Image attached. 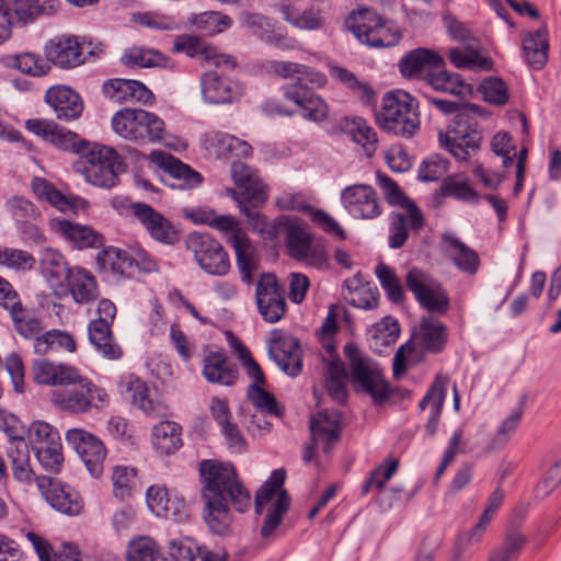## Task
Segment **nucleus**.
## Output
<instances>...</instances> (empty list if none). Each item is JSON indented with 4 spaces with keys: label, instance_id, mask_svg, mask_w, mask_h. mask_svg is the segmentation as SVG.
<instances>
[{
    "label": "nucleus",
    "instance_id": "nucleus-1",
    "mask_svg": "<svg viewBox=\"0 0 561 561\" xmlns=\"http://www.w3.org/2000/svg\"><path fill=\"white\" fill-rule=\"evenodd\" d=\"M199 476L204 520L211 533L225 535L232 524L229 504L239 513L248 511L251 506L250 491L228 462L203 460Z\"/></svg>",
    "mask_w": 561,
    "mask_h": 561
},
{
    "label": "nucleus",
    "instance_id": "nucleus-2",
    "mask_svg": "<svg viewBox=\"0 0 561 561\" xmlns=\"http://www.w3.org/2000/svg\"><path fill=\"white\" fill-rule=\"evenodd\" d=\"M32 371L37 383L62 387L51 392V403L61 411L83 414L103 408L108 401L106 391L75 366L37 359Z\"/></svg>",
    "mask_w": 561,
    "mask_h": 561
},
{
    "label": "nucleus",
    "instance_id": "nucleus-3",
    "mask_svg": "<svg viewBox=\"0 0 561 561\" xmlns=\"http://www.w3.org/2000/svg\"><path fill=\"white\" fill-rule=\"evenodd\" d=\"M440 112L455 114L445 134L439 133V142L457 160L465 161L479 148L480 135L476 129L473 115H481V108L474 104L460 105L443 99H430Z\"/></svg>",
    "mask_w": 561,
    "mask_h": 561
},
{
    "label": "nucleus",
    "instance_id": "nucleus-4",
    "mask_svg": "<svg viewBox=\"0 0 561 561\" xmlns=\"http://www.w3.org/2000/svg\"><path fill=\"white\" fill-rule=\"evenodd\" d=\"M115 134L130 141L170 145L171 135L156 113L142 108L125 107L112 117Z\"/></svg>",
    "mask_w": 561,
    "mask_h": 561
},
{
    "label": "nucleus",
    "instance_id": "nucleus-5",
    "mask_svg": "<svg viewBox=\"0 0 561 561\" xmlns=\"http://www.w3.org/2000/svg\"><path fill=\"white\" fill-rule=\"evenodd\" d=\"M376 122L387 133L409 138L420 127L417 105L404 91L388 92L376 113Z\"/></svg>",
    "mask_w": 561,
    "mask_h": 561
},
{
    "label": "nucleus",
    "instance_id": "nucleus-6",
    "mask_svg": "<svg viewBox=\"0 0 561 561\" xmlns=\"http://www.w3.org/2000/svg\"><path fill=\"white\" fill-rule=\"evenodd\" d=\"M447 337L448 331L443 322L434 318H423L413 341L398 348L393 358V375L398 377L409 365L416 364L420 360L421 352L417 351V347L433 354L440 353L445 347Z\"/></svg>",
    "mask_w": 561,
    "mask_h": 561
},
{
    "label": "nucleus",
    "instance_id": "nucleus-7",
    "mask_svg": "<svg viewBox=\"0 0 561 561\" xmlns=\"http://www.w3.org/2000/svg\"><path fill=\"white\" fill-rule=\"evenodd\" d=\"M286 472L283 469L274 470L271 477L257 490L254 496V510L262 514L265 506L267 512L261 527V536L264 539L271 538L280 525L284 515L289 508L290 499L283 489Z\"/></svg>",
    "mask_w": 561,
    "mask_h": 561
},
{
    "label": "nucleus",
    "instance_id": "nucleus-8",
    "mask_svg": "<svg viewBox=\"0 0 561 561\" xmlns=\"http://www.w3.org/2000/svg\"><path fill=\"white\" fill-rule=\"evenodd\" d=\"M344 355L347 359L348 377L356 391L369 394L375 402H382L389 398L388 383L376 362L353 343L344 346Z\"/></svg>",
    "mask_w": 561,
    "mask_h": 561
},
{
    "label": "nucleus",
    "instance_id": "nucleus-9",
    "mask_svg": "<svg viewBox=\"0 0 561 561\" xmlns=\"http://www.w3.org/2000/svg\"><path fill=\"white\" fill-rule=\"evenodd\" d=\"M80 158L78 170L88 183L102 188L117 184L121 163L113 148L90 142Z\"/></svg>",
    "mask_w": 561,
    "mask_h": 561
},
{
    "label": "nucleus",
    "instance_id": "nucleus-10",
    "mask_svg": "<svg viewBox=\"0 0 561 561\" xmlns=\"http://www.w3.org/2000/svg\"><path fill=\"white\" fill-rule=\"evenodd\" d=\"M185 243L198 266L207 274L222 276L229 272L230 262L227 252L209 234L191 232Z\"/></svg>",
    "mask_w": 561,
    "mask_h": 561
},
{
    "label": "nucleus",
    "instance_id": "nucleus-11",
    "mask_svg": "<svg viewBox=\"0 0 561 561\" xmlns=\"http://www.w3.org/2000/svg\"><path fill=\"white\" fill-rule=\"evenodd\" d=\"M408 289L426 310L445 314L449 309V298L440 283L420 268H411L405 275Z\"/></svg>",
    "mask_w": 561,
    "mask_h": 561
},
{
    "label": "nucleus",
    "instance_id": "nucleus-12",
    "mask_svg": "<svg viewBox=\"0 0 561 561\" xmlns=\"http://www.w3.org/2000/svg\"><path fill=\"white\" fill-rule=\"evenodd\" d=\"M35 482L42 496L57 512L68 516L83 512V500L71 485L48 476H38Z\"/></svg>",
    "mask_w": 561,
    "mask_h": 561
},
{
    "label": "nucleus",
    "instance_id": "nucleus-13",
    "mask_svg": "<svg viewBox=\"0 0 561 561\" xmlns=\"http://www.w3.org/2000/svg\"><path fill=\"white\" fill-rule=\"evenodd\" d=\"M240 25L260 41L282 50L294 48L295 41L278 25L277 21L253 11H242L238 15Z\"/></svg>",
    "mask_w": 561,
    "mask_h": 561
},
{
    "label": "nucleus",
    "instance_id": "nucleus-14",
    "mask_svg": "<svg viewBox=\"0 0 561 561\" xmlns=\"http://www.w3.org/2000/svg\"><path fill=\"white\" fill-rule=\"evenodd\" d=\"M9 421L11 425L5 428L10 437L7 455L11 462L12 476L20 483L31 484L36 477L30 463V447L25 440V431L19 426L20 422L14 416Z\"/></svg>",
    "mask_w": 561,
    "mask_h": 561
},
{
    "label": "nucleus",
    "instance_id": "nucleus-15",
    "mask_svg": "<svg viewBox=\"0 0 561 561\" xmlns=\"http://www.w3.org/2000/svg\"><path fill=\"white\" fill-rule=\"evenodd\" d=\"M341 202L348 215L355 219L371 220L382 213L376 191L367 184L346 186L341 192Z\"/></svg>",
    "mask_w": 561,
    "mask_h": 561
},
{
    "label": "nucleus",
    "instance_id": "nucleus-16",
    "mask_svg": "<svg viewBox=\"0 0 561 561\" xmlns=\"http://www.w3.org/2000/svg\"><path fill=\"white\" fill-rule=\"evenodd\" d=\"M44 56L49 65L60 69H73L84 62L82 46L78 36L59 34L44 46Z\"/></svg>",
    "mask_w": 561,
    "mask_h": 561
},
{
    "label": "nucleus",
    "instance_id": "nucleus-17",
    "mask_svg": "<svg viewBox=\"0 0 561 561\" xmlns=\"http://www.w3.org/2000/svg\"><path fill=\"white\" fill-rule=\"evenodd\" d=\"M66 440L76 449L91 476L96 478L103 472L106 449L96 436L81 428H71Z\"/></svg>",
    "mask_w": 561,
    "mask_h": 561
},
{
    "label": "nucleus",
    "instance_id": "nucleus-18",
    "mask_svg": "<svg viewBox=\"0 0 561 561\" xmlns=\"http://www.w3.org/2000/svg\"><path fill=\"white\" fill-rule=\"evenodd\" d=\"M25 125L31 133L41 136L45 141L64 151H71L81 156L90 144L81 139L76 133L60 127L50 121L28 119Z\"/></svg>",
    "mask_w": 561,
    "mask_h": 561
},
{
    "label": "nucleus",
    "instance_id": "nucleus-19",
    "mask_svg": "<svg viewBox=\"0 0 561 561\" xmlns=\"http://www.w3.org/2000/svg\"><path fill=\"white\" fill-rule=\"evenodd\" d=\"M256 304L262 318L270 323L279 321L286 312L284 290L279 287L275 275L264 274L257 282Z\"/></svg>",
    "mask_w": 561,
    "mask_h": 561
},
{
    "label": "nucleus",
    "instance_id": "nucleus-20",
    "mask_svg": "<svg viewBox=\"0 0 561 561\" xmlns=\"http://www.w3.org/2000/svg\"><path fill=\"white\" fill-rule=\"evenodd\" d=\"M284 95L298 106L300 115L307 121L321 123L329 116L330 108L325 100L305 83L286 85Z\"/></svg>",
    "mask_w": 561,
    "mask_h": 561
},
{
    "label": "nucleus",
    "instance_id": "nucleus-21",
    "mask_svg": "<svg viewBox=\"0 0 561 561\" xmlns=\"http://www.w3.org/2000/svg\"><path fill=\"white\" fill-rule=\"evenodd\" d=\"M424 225V216L416 204H410L407 210L392 211L389 215V247L391 249L402 248L409 236L419 233Z\"/></svg>",
    "mask_w": 561,
    "mask_h": 561
},
{
    "label": "nucleus",
    "instance_id": "nucleus-22",
    "mask_svg": "<svg viewBox=\"0 0 561 561\" xmlns=\"http://www.w3.org/2000/svg\"><path fill=\"white\" fill-rule=\"evenodd\" d=\"M172 50L174 53H184L188 57H198L208 65L226 70H232L237 66L233 56L220 54L215 47L204 45L197 36H176L173 42Z\"/></svg>",
    "mask_w": 561,
    "mask_h": 561
},
{
    "label": "nucleus",
    "instance_id": "nucleus-23",
    "mask_svg": "<svg viewBox=\"0 0 561 561\" xmlns=\"http://www.w3.org/2000/svg\"><path fill=\"white\" fill-rule=\"evenodd\" d=\"M231 176L240 192L239 198L249 202L253 207L263 205L267 201V187L260 179L257 172L241 161L231 164Z\"/></svg>",
    "mask_w": 561,
    "mask_h": 561
},
{
    "label": "nucleus",
    "instance_id": "nucleus-24",
    "mask_svg": "<svg viewBox=\"0 0 561 561\" xmlns=\"http://www.w3.org/2000/svg\"><path fill=\"white\" fill-rule=\"evenodd\" d=\"M202 96L209 104H228L238 100L242 90L240 85L217 70L207 71L201 77Z\"/></svg>",
    "mask_w": 561,
    "mask_h": 561
},
{
    "label": "nucleus",
    "instance_id": "nucleus-25",
    "mask_svg": "<svg viewBox=\"0 0 561 561\" xmlns=\"http://www.w3.org/2000/svg\"><path fill=\"white\" fill-rule=\"evenodd\" d=\"M444 66V58L436 51L426 48L411 50L399 64L400 72L403 77L422 79L426 82L436 69Z\"/></svg>",
    "mask_w": 561,
    "mask_h": 561
},
{
    "label": "nucleus",
    "instance_id": "nucleus-26",
    "mask_svg": "<svg viewBox=\"0 0 561 561\" xmlns=\"http://www.w3.org/2000/svg\"><path fill=\"white\" fill-rule=\"evenodd\" d=\"M131 210L151 238L165 244H173L178 241L179 236L173 225L151 206L145 203H134Z\"/></svg>",
    "mask_w": 561,
    "mask_h": 561
},
{
    "label": "nucleus",
    "instance_id": "nucleus-27",
    "mask_svg": "<svg viewBox=\"0 0 561 561\" xmlns=\"http://www.w3.org/2000/svg\"><path fill=\"white\" fill-rule=\"evenodd\" d=\"M440 248L446 259L461 273L474 275L478 272L480 267L479 254L455 233H443Z\"/></svg>",
    "mask_w": 561,
    "mask_h": 561
},
{
    "label": "nucleus",
    "instance_id": "nucleus-28",
    "mask_svg": "<svg viewBox=\"0 0 561 561\" xmlns=\"http://www.w3.org/2000/svg\"><path fill=\"white\" fill-rule=\"evenodd\" d=\"M227 242L236 252L237 265L242 282L247 284L252 283L253 275L259 267V254L256 249L239 226L227 236Z\"/></svg>",
    "mask_w": 561,
    "mask_h": 561
},
{
    "label": "nucleus",
    "instance_id": "nucleus-29",
    "mask_svg": "<svg viewBox=\"0 0 561 561\" xmlns=\"http://www.w3.org/2000/svg\"><path fill=\"white\" fill-rule=\"evenodd\" d=\"M270 354L277 366L288 376L296 377L302 368L299 342L291 335H279L272 340Z\"/></svg>",
    "mask_w": 561,
    "mask_h": 561
},
{
    "label": "nucleus",
    "instance_id": "nucleus-30",
    "mask_svg": "<svg viewBox=\"0 0 561 561\" xmlns=\"http://www.w3.org/2000/svg\"><path fill=\"white\" fill-rule=\"evenodd\" d=\"M122 392L126 393L133 405L149 416H158L164 411L147 383L135 375H128L119 381Z\"/></svg>",
    "mask_w": 561,
    "mask_h": 561
},
{
    "label": "nucleus",
    "instance_id": "nucleus-31",
    "mask_svg": "<svg viewBox=\"0 0 561 561\" xmlns=\"http://www.w3.org/2000/svg\"><path fill=\"white\" fill-rule=\"evenodd\" d=\"M34 194L43 201L48 202L61 213H77L79 209H85L88 202L79 196H65L51 183L42 178H35L32 182Z\"/></svg>",
    "mask_w": 561,
    "mask_h": 561
},
{
    "label": "nucleus",
    "instance_id": "nucleus-32",
    "mask_svg": "<svg viewBox=\"0 0 561 561\" xmlns=\"http://www.w3.org/2000/svg\"><path fill=\"white\" fill-rule=\"evenodd\" d=\"M45 100L54 108L59 119H76L83 111V104L79 94L67 87L50 88L46 92Z\"/></svg>",
    "mask_w": 561,
    "mask_h": 561
},
{
    "label": "nucleus",
    "instance_id": "nucleus-33",
    "mask_svg": "<svg viewBox=\"0 0 561 561\" xmlns=\"http://www.w3.org/2000/svg\"><path fill=\"white\" fill-rule=\"evenodd\" d=\"M341 415L336 411L323 410L310 422L311 440L323 444V451L329 453L331 446L340 438Z\"/></svg>",
    "mask_w": 561,
    "mask_h": 561
},
{
    "label": "nucleus",
    "instance_id": "nucleus-34",
    "mask_svg": "<svg viewBox=\"0 0 561 561\" xmlns=\"http://www.w3.org/2000/svg\"><path fill=\"white\" fill-rule=\"evenodd\" d=\"M267 70L283 79H295L296 83L308 82L317 88L327 83L324 73L298 62L272 60L267 64Z\"/></svg>",
    "mask_w": 561,
    "mask_h": 561
},
{
    "label": "nucleus",
    "instance_id": "nucleus-35",
    "mask_svg": "<svg viewBox=\"0 0 561 561\" xmlns=\"http://www.w3.org/2000/svg\"><path fill=\"white\" fill-rule=\"evenodd\" d=\"M50 227L80 250L98 248L103 242V237L91 227L75 224L67 219H53Z\"/></svg>",
    "mask_w": 561,
    "mask_h": 561
},
{
    "label": "nucleus",
    "instance_id": "nucleus-36",
    "mask_svg": "<svg viewBox=\"0 0 561 561\" xmlns=\"http://www.w3.org/2000/svg\"><path fill=\"white\" fill-rule=\"evenodd\" d=\"M149 159L153 164L169 172L171 176L183 180L184 185L188 188L196 187L202 182L198 172L168 152L153 150L150 152Z\"/></svg>",
    "mask_w": 561,
    "mask_h": 561
},
{
    "label": "nucleus",
    "instance_id": "nucleus-37",
    "mask_svg": "<svg viewBox=\"0 0 561 561\" xmlns=\"http://www.w3.org/2000/svg\"><path fill=\"white\" fill-rule=\"evenodd\" d=\"M96 263L101 271L111 272L128 277L137 273V264L134 255L128 251L115 247H108L96 255Z\"/></svg>",
    "mask_w": 561,
    "mask_h": 561
},
{
    "label": "nucleus",
    "instance_id": "nucleus-38",
    "mask_svg": "<svg viewBox=\"0 0 561 561\" xmlns=\"http://www.w3.org/2000/svg\"><path fill=\"white\" fill-rule=\"evenodd\" d=\"M283 20L291 26L304 31H316L323 26L324 18L321 9L313 7L299 11L291 3L280 2L275 7Z\"/></svg>",
    "mask_w": 561,
    "mask_h": 561
},
{
    "label": "nucleus",
    "instance_id": "nucleus-39",
    "mask_svg": "<svg viewBox=\"0 0 561 561\" xmlns=\"http://www.w3.org/2000/svg\"><path fill=\"white\" fill-rule=\"evenodd\" d=\"M344 299L353 307L370 310L378 306V293L359 277L347 278L343 283Z\"/></svg>",
    "mask_w": 561,
    "mask_h": 561
},
{
    "label": "nucleus",
    "instance_id": "nucleus-40",
    "mask_svg": "<svg viewBox=\"0 0 561 561\" xmlns=\"http://www.w3.org/2000/svg\"><path fill=\"white\" fill-rule=\"evenodd\" d=\"M73 300L80 305H87L99 297L95 277L88 271L73 267L66 278Z\"/></svg>",
    "mask_w": 561,
    "mask_h": 561
},
{
    "label": "nucleus",
    "instance_id": "nucleus-41",
    "mask_svg": "<svg viewBox=\"0 0 561 561\" xmlns=\"http://www.w3.org/2000/svg\"><path fill=\"white\" fill-rule=\"evenodd\" d=\"M328 351L330 352V359L325 362V387L334 401L344 403L347 397L345 388L347 371L341 359L332 353L333 347L330 346Z\"/></svg>",
    "mask_w": 561,
    "mask_h": 561
},
{
    "label": "nucleus",
    "instance_id": "nucleus-42",
    "mask_svg": "<svg viewBox=\"0 0 561 561\" xmlns=\"http://www.w3.org/2000/svg\"><path fill=\"white\" fill-rule=\"evenodd\" d=\"M548 32L541 27L529 33L523 39V50L527 64L534 69H541L548 60Z\"/></svg>",
    "mask_w": 561,
    "mask_h": 561
},
{
    "label": "nucleus",
    "instance_id": "nucleus-43",
    "mask_svg": "<svg viewBox=\"0 0 561 561\" xmlns=\"http://www.w3.org/2000/svg\"><path fill=\"white\" fill-rule=\"evenodd\" d=\"M89 340L108 359H117L122 352L111 332V323L92 320L88 327Z\"/></svg>",
    "mask_w": 561,
    "mask_h": 561
},
{
    "label": "nucleus",
    "instance_id": "nucleus-44",
    "mask_svg": "<svg viewBox=\"0 0 561 561\" xmlns=\"http://www.w3.org/2000/svg\"><path fill=\"white\" fill-rule=\"evenodd\" d=\"M39 267L42 274L51 285L61 284L72 268L67 266L64 255L56 249L47 247L39 254Z\"/></svg>",
    "mask_w": 561,
    "mask_h": 561
},
{
    "label": "nucleus",
    "instance_id": "nucleus-45",
    "mask_svg": "<svg viewBox=\"0 0 561 561\" xmlns=\"http://www.w3.org/2000/svg\"><path fill=\"white\" fill-rule=\"evenodd\" d=\"M183 216L194 224L207 225L227 236L239 225L237 220L229 215H217L213 209L206 207L183 208Z\"/></svg>",
    "mask_w": 561,
    "mask_h": 561
},
{
    "label": "nucleus",
    "instance_id": "nucleus-46",
    "mask_svg": "<svg viewBox=\"0 0 561 561\" xmlns=\"http://www.w3.org/2000/svg\"><path fill=\"white\" fill-rule=\"evenodd\" d=\"M58 5V0H10L11 11L23 25L42 14H53Z\"/></svg>",
    "mask_w": 561,
    "mask_h": 561
},
{
    "label": "nucleus",
    "instance_id": "nucleus-47",
    "mask_svg": "<svg viewBox=\"0 0 561 561\" xmlns=\"http://www.w3.org/2000/svg\"><path fill=\"white\" fill-rule=\"evenodd\" d=\"M152 444L161 454H173L182 446L181 426L175 422H161L152 430Z\"/></svg>",
    "mask_w": 561,
    "mask_h": 561
},
{
    "label": "nucleus",
    "instance_id": "nucleus-48",
    "mask_svg": "<svg viewBox=\"0 0 561 561\" xmlns=\"http://www.w3.org/2000/svg\"><path fill=\"white\" fill-rule=\"evenodd\" d=\"M427 83L436 91L460 98H466L472 93L470 84L466 83L459 75L447 72L444 67L436 69V71L430 76Z\"/></svg>",
    "mask_w": 561,
    "mask_h": 561
},
{
    "label": "nucleus",
    "instance_id": "nucleus-49",
    "mask_svg": "<svg viewBox=\"0 0 561 561\" xmlns=\"http://www.w3.org/2000/svg\"><path fill=\"white\" fill-rule=\"evenodd\" d=\"M203 374L207 381L231 386L237 373L221 353H211L205 358Z\"/></svg>",
    "mask_w": 561,
    "mask_h": 561
},
{
    "label": "nucleus",
    "instance_id": "nucleus-50",
    "mask_svg": "<svg viewBox=\"0 0 561 561\" xmlns=\"http://www.w3.org/2000/svg\"><path fill=\"white\" fill-rule=\"evenodd\" d=\"M286 247L289 255L298 260L306 256V251L312 244V237L307 227L298 220H290L285 227Z\"/></svg>",
    "mask_w": 561,
    "mask_h": 561
},
{
    "label": "nucleus",
    "instance_id": "nucleus-51",
    "mask_svg": "<svg viewBox=\"0 0 561 561\" xmlns=\"http://www.w3.org/2000/svg\"><path fill=\"white\" fill-rule=\"evenodd\" d=\"M188 22L196 30L208 35H217L230 28L233 24L231 16L220 11H205L193 14Z\"/></svg>",
    "mask_w": 561,
    "mask_h": 561
},
{
    "label": "nucleus",
    "instance_id": "nucleus-52",
    "mask_svg": "<svg viewBox=\"0 0 561 561\" xmlns=\"http://www.w3.org/2000/svg\"><path fill=\"white\" fill-rule=\"evenodd\" d=\"M379 15L370 9H359L352 12L345 20V27L354 34V36L365 44V38L370 37L376 25H378Z\"/></svg>",
    "mask_w": 561,
    "mask_h": 561
},
{
    "label": "nucleus",
    "instance_id": "nucleus-53",
    "mask_svg": "<svg viewBox=\"0 0 561 561\" xmlns=\"http://www.w3.org/2000/svg\"><path fill=\"white\" fill-rule=\"evenodd\" d=\"M450 62L459 69L489 70L492 61L481 56L473 46L456 47L448 51Z\"/></svg>",
    "mask_w": 561,
    "mask_h": 561
},
{
    "label": "nucleus",
    "instance_id": "nucleus-54",
    "mask_svg": "<svg viewBox=\"0 0 561 561\" xmlns=\"http://www.w3.org/2000/svg\"><path fill=\"white\" fill-rule=\"evenodd\" d=\"M121 60L125 66L148 68L163 66L165 57L154 49L131 47L123 54Z\"/></svg>",
    "mask_w": 561,
    "mask_h": 561
},
{
    "label": "nucleus",
    "instance_id": "nucleus-55",
    "mask_svg": "<svg viewBox=\"0 0 561 561\" xmlns=\"http://www.w3.org/2000/svg\"><path fill=\"white\" fill-rule=\"evenodd\" d=\"M446 196H451L463 202H476L478 194L470 185L468 178L462 174H453L447 176L442 185Z\"/></svg>",
    "mask_w": 561,
    "mask_h": 561
},
{
    "label": "nucleus",
    "instance_id": "nucleus-56",
    "mask_svg": "<svg viewBox=\"0 0 561 561\" xmlns=\"http://www.w3.org/2000/svg\"><path fill=\"white\" fill-rule=\"evenodd\" d=\"M35 257L21 249L0 245V265L16 272L31 271L35 265Z\"/></svg>",
    "mask_w": 561,
    "mask_h": 561
},
{
    "label": "nucleus",
    "instance_id": "nucleus-57",
    "mask_svg": "<svg viewBox=\"0 0 561 561\" xmlns=\"http://www.w3.org/2000/svg\"><path fill=\"white\" fill-rule=\"evenodd\" d=\"M347 129L352 139L360 145L368 156L375 152L378 141L377 134L366 121L356 117L347 125Z\"/></svg>",
    "mask_w": 561,
    "mask_h": 561
},
{
    "label": "nucleus",
    "instance_id": "nucleus-58",
    "mask_svg": "<svg viewBox=\"0 0 561 561\" xmlns=\"http://www.w3.org/2000/svg\"><path fill=\"white\" fill-rule=\"evenodd\" d=\"M400 38L399 27L391 22H382L379 16L378 25H376L374 33H370V37L365 38V44L373 47H390L397 45Z\"/></svg>",
    "mask_w": 561,
    "mask_h": 561
},
{
    "label": "nucleus",
    "instance_id": "nucleus-59",
    "mask_svg": "<svg viewBox=\"0 0 561 561\" xmlns=\"http://www.w3.org/2000/svg\"><path fill=\"white\" fill-rule=\"evenodd\" d=\"M61 449V440H57L39 447L33 451L39 465L45 471L50 473H58L60 472L64 462Z\"/></svg>",
    "mask_w": 561,
    "mask_h": 561
},
{
    "label": "nucleus",
    "instance_id": "nucleus-60",
    "mask_svg": "<svg viewBox=\"0 0 561 561\" xmlns=\"http://www.w3.org/2000/svg\"><path fill=\"white\" fill-rule=\"evenodd\" d=\"M376 275L379 279V283L383 290L387 294V297L396 304H399L403 300L404 291L403 287L397 277L394 271L387 266L385 263H379L376 266Z\"/></svg>",
    "mask_w": 561,
    "mask_h": 561
},
{
    "label": "nucleus",
    "instance_id": "nucleus-61",
    "mask_svg": "<svg viewBox=\"0 0 561 561\" xmlns=\"http://www.w3.org/2000/svg\"><path fill=\"white\" fill-rule=\"evenodd\" d=\"M28 445L35 450L45 445L60 440L58 431L49 423L44 421H34L27 430Z\"/></svg>",
    "mask_w": 561,
    "mask_h": 561
},
{
    "label": "nucleus",
    "instance_id": "nucleus-62",
    "mask_svg": "<svg viewBox=\"0 0 561 561\" xmlns=\"http://www.w3.org/2000/svg\"><path fill=\"white\" fill-rule=\"evenodd\" d=\"M113 493L115 497L125 500L131 494L136 484V469L127 466H116L112 472Z\"/></svg>",
    "mask_w": 561,
    "mask_h": 561
},
{
    "label": "nucleus",
    "instance_id": "nucleus-63",
    "mask_svg": "<svg viewBox=\"0 0 561 561\" xmlns=\"http://www.w3.org/2000/svg\"><path fill=\"white\" fill-rule=\"evenodd\" d=\"M160 551L157 543L148 537H140L129 542L127 561H157Z\"/></svg>",
    "mask_w": 561,
    "mask_h": 561
},
{
    "label": "nucleus",
    "instance_id": "nucleus-64",
    "mask_svg": "<svg viewBox=\"0 0 561 561\" xmlns=\"http://www.w3.org/2000/svg\"><path fill=\"white\" fill-rule=\"evenodd\" d=\"M15 330L25 337L35 339L42 331V322L23 306L11 313Z\"/></svg>",
    "mask_w": 561,
    "mask_h": 561
}]
</instances>
